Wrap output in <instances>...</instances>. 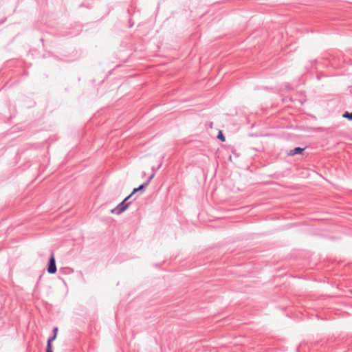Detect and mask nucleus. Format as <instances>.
Masks as SVG:
<instances>
[{
	"label": "nucleus",
	"instance_id": "6",
	"mask_svg": "<svg viewBox=\"0 0 352 352\" xmlns=\"http://www.w3.org/2000/svg\"><path fill=\"white\" fill-rule=\"evenodd\" d=\"M342 116H343V118H348L349 120H352V112L351 113L345 112Z\"/></svg>",
	"mask_w": 352,
	"mask_h": 352
},
{
	"label": "nucleus",
	"instance_id": "7",
	"mask_svg": "<svg viewBox=\"0 0 352 352\" xmlns=\"http://www.w3.org/2000/svg\"><path fill=\"white\" fill-rule=\"evenodd\" d=\"M47 352H53L52 343H50V342H47Z\"/></svg>",
	"mask_w": 352,
	"mask_h": 352
},
{
	"label": "nucleus",
	"instance_id": "1",
	"mask_svg": "<svg viewBox=\"0 0 352 352\" xmlns=\"http://www.w3.org/2000/svg\"><path fill=\"white\" fill-rule=\"evenodd\" d=\"M147 185L148 182L146 183L145 184L140 185L138 188H134L132 192L128 197H126L121 204H120L116 208L111 210V212L113 213L117 212L118 214H120L122 212H124L128 208L129 204H125L124 203L135 192H138L139 190L144 189L147 186Z\"/></svg>",
	"mask_w": 352,
	"mask_h": 352
},
{
	"label": "nucleus",
	"instance_id": "5",
	"mask_svg": "<svg viewBox=\"0 0 352 352\" xmlns=\"http://www.w3.org/2000/svg\"><path fill=\"white\" fill-rule=\"evenodd\" d=\"M217 138L221 140L222 142H224L226 140V138L224 135H223V133L221 130L219 131V134L217 135Z\"/></svg>",
	"mask_w": 352,
	"mask_h": 352
},
{
	"label": "nucleus",
	"instance_id": "3",
	"mask_svg": "<svg viewBox=\"0 0 352 352\" xmlns=\"http://www.w3.org/2000/svg\"><path fill=\"white\" fill-rule=\"evenodd\" d=\"M303 150H304V148H300V147H296L294 149L291 150L289 151V155H294L296 154L301 153Z\"/></svg>",
	"mask_w": 352,
	"mask_h": 352
},
{
	"label": "nucleus",
	"instance_id": "4",
	"mask_svg": "<svg viewBox=\"0 0 352 352\" xmlns=\"http://www.w3.org/2000/svg\"><path fill=\"white\" fill-rule=\"evenodd\" d=\"M54 331V335L52 338H50L47 342H50V343H52V342L53 340H54L56 338V336H57V333H58V328L57 327H55L53 330Z\"/></svg>",
	"mask_w": 352,
	"mask_h": 352
},
{
	"label": "nucleus",
	"instance_id": "2",
	"mask_svg": "<svg viewBox=\"0 0 352 352\" xmlns=\"http://www.w3.org/2000/svg\"><path fill=\"white\" fill-rule=\"evenodd\" d=\"M47 272L50 274H54L56 272V266L55 263L54 256L52 255L50 259V263L47 268Z\"/></svg>",
	"mask_w": 352,
	"mask_h": 352
},
{
	"label": "nucleus",
	"instance_id": "8",
	"mask_svg": "<svg viewBox=\"0 0 352 352\" xmlns=\"http://www.w3.org/2000/svg\"><path fill=\"white\" fill-rule=\"evenodd\" d=\"M212 124H213V123H210V128H212V127H213V125H212Z\"/></svg>",
	"mask_w": 352,
	"mask_h": 352
}]
</instances>
